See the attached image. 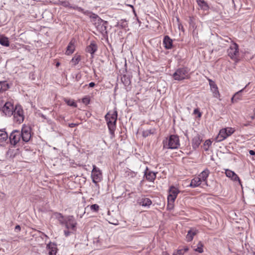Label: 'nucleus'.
Instances as JSON below:
<instances>
[{
  "label": "nucleus",
  "mask_w": 255,
  "mask_h": 255,
  "mask_svg": "<svg viewBox=\"0 0 255 255\" xmlns=\"http://www.w3.org/2000/svg\"><path fill=\"white\" fill-rule=\"evenodd\" d=\"M13 116L14 121L18 124H20L24 120L23 110L20 106H16L13 110Z\"/></svg>",
  "instance_id": "nucleus-9"
},
{
  "label": "nucleus",
  "mask_w": 255,
  "mask_h": 255,
  "mask_svg": "<svg viewBox=\"0 0 255 255\" xmlns=\"http://www.w3.org/2000/svg\"><path fill=\"white\" fill-rule=\"evenodd\" d=\"M244 90V89L240 90L239 91H238V92L236 93L234 96L231 99V101L232 103H234V102H237V99H236V97L240 94Z\"/></svg>",
  "instance_id": "nucleus-35"
},
{
  "label": "nucleus",
  "mask_w": 255,
  "mask_h": 255,
  "mask_svg": "<svg viewBox=\"0 0 255 255\" xmlns=\"http://www.w3.org/2000/svg\"><path fill=\"white\" fill-rule=\"evenodd\" d=\"M81 60V57L80 55L74 56L71 60V62L74 63V65L78 64L79 61Z\"/></svg>",
  "instance_id": "nucleus-31"
},
{
  "label": "nucleus",
  "mask_w": 255,
  "mask_h": 255,
  "mask_svg": "<svg viewBox=\"0 0 255 255\" xmlns=\"http://www.w3.org/2000/svg\"><path fill=\"white\" fill-rule=\"evenodd\" d=\"M153 131H152L151 129H147V130H144L142 132V135L144 137H147L148 135H149L150 134H153Z\"/></svg>",
  "instance_id": "nucleus-34"
},
{
  "label": "nucleus",
  "mask_w": 255,
  "mask_h": 255,
  "mask_svg": "<svg viewBox=\"0 0 255 255\" xmlns=\"http://www.w3.org/2000/svg\"><path fill=\"white\" fill-rule=\"evenodd\" d=\"M79 10L81 11V12H83V13H84L85 14H87V15H88V13H89L90 14L89 16L91 15V13H92V12H89L88 11L84 12V9L81 8H79Z\"/></svg>",
  "instance_id": "nucleus-45"
},
{
  "label": "nucleus",
  "mask_w": 255,
  "mask_h": 255,
  "mask_svg": "<svg viewBox=\"0 0 255 255\" xmlns=\"http://www.w3.org/2000/svg\"><path fill=\"white\" fill-rule=\"evenodd\" d=\"M190 28L193 30V37L197 36L198 35V31L196 30V26L195 24L191 20L190 22Z\"/></svg>",
  "instance_id": "nucleus-28"
},
{
  "label": "nucleus",
  "mask_w": 255,
  "mask_h": 255,
  "mask_svg": "<svg viewBox=\"0 0 255 255\" xmlns=\"http://www.w3.org/2000/svg\"><path fill=\"white\" fill-rule=\"evenodd\" d=\"M138 203L139 205L142 206L149 207L151 204L152 202L149 198L142 197L141 199H139Z\"/></svg>",
  "instance_id": "nucleus-20"
},
{
  "label": "nucleus",
  "mask_w": 255,
  "mask_h": 255,
  "mask_svg": "<svg viewBox=\"0 0 255 255\" xmlns=\"http://www.w3.org/2000/svg\"><path fill=\"white\" fill-rule=\"evenodd\" d=\"M86 50L88 52L93 54L97 50V46L94 42H92L87 47Z\"/></svg>",
  "instance_id": "nucleus-21"
},
{
  "label": "nucleus",
  "mask_w": 255,
  "mask_h": 255,
  "mask_svg": "<svg viewBox=\"0 0 255 255\" xmlns=\"http://www.w3.org/2000/svg\"><path fill=\"white\" fill-rule=\"evenodd\" d=\"M198 233V231L196 228H191L189 231H188L187 235H186V238L187 242H191L193 237L197 235Z\"/></svg>",
  "instance_id": "nucleus-16"
},
{
  "label": "nucleus",
  "mask_w": 255,
  "mask_h": 255,
  "mask_svg": "<svg viewBox=\"0 0 255 255\" xmlns=\"http://www.w3.org/2000/svg\"><path fill=\"white\" fill-rule=\"evenodd\" d=\"M179 193V190L174 186H171L169 190V195L167 197L168 204H172L174 203Z\"/></svg>",
  "instance_id": "nucleus-10"
},
{
  "label": "nucleus",
  "mask_w": 255,
  "mask_h": 255,
  "mask_svg": "<svg viewBox=\"0 0 255 255\" xmlns=\"http://www.w3.org/2000/svg\"><path fill=\"white\" fill-rule=\"evenodd\" d=\"M4 102L2 100L0 99V111L1 110H2L3 106H4Z\"/></svg>",
  "instance_id": "nucleus-42"
},
{
  "label": "nucleus",
  "mask_w": 255,
  "mask_h": 255,
  "mask_svg": "<svg viewBox=\"0 0 255 255\" xmlns=\"http://www.w3.org/2000/svg\"><path fill=\"white\" fill-rule=\"evenodd\" d=\"M229 56L236 62H237L239 58V47L236 43H233L228 49Z\"/></svg>",
  "instance_id": "nucleus-5"
},
{
  "label": "nucleus",
  "mask_w": 255,
  "mask_h": 255,
  "mask_svg": "<svg viewBox=\"0 0 255 255\" xmlns=\"http://www.w3.org/2000/svg\"><path fill=\"white\" fill-rule=\"evenodd\" d=\"M89 17L92 19V22L95 25L97 30L101 33L102 35L105 36L107 34V29L108 24V21L102 19L95 13H91Z\"/></svg>",
  "instance_id": "nucleus-1"
},
{
  "label": "nucleus",
  "mask_w": 255,
  "mask_h": 255,
  "mask_svg": "<svg viewBox=\"0 0 255 255\" xmlns=\"http://www.w3.org/2000/svg\"><path fill=\"white\" fill-rule=\"evenodd\" d=\"M183 250L184 253L185 252H187L188 251V248L187 247H185Z\"/></svg>",
  "instance_id": "nucleus-54"
},
{
  "label": "nucleus",
  "mask_w": 255,
  "mask_h": 255,
  "mask_svg": "<svg viewBox=\"0 0 255 255\" xmlns=\"http://www.w3.org/2000/svg\"><path fill=\"white\" fill-rule=\"evenodd\" d=\"M61 4L65 7H67L69 6V3L68 1H62Z\"/></svg>",
  "instance_id": "nucleus-44"
},
{
  "label": "nucleus",
  "mask_w": 255,
  "mask_h": 255,
  "mask_svg": "<svg viewBox=\"0 0 255 255\" xmlns=\"http://www.w3.org/2000/svg\"><path fill=\"white\" fill-rule=\"evenodd\" d=\"M203 244L201 243V242H199L198 244V247L197 249H195V251L198 253H202L203 252Z\"/></svg>",
  "instance_id": "nucleus-33"
},
{
  "label": "nucleus",
  "mask_w": 255,
  "mask_h": 255,
  "mask_svg": "<svg viewBox=\"0 0 255 255\" xmlns=\"http://www.w3.org/2000/svg\"><path fill=\"white\" fill-rule=\"evenodd\" d=\"M172 77L175 80L177 81L188 79L190 78L189 70L185 67L178 68L173 73Z\"/></svg>",
  "instance_id": "nucleus-3"
},
{
  "label": "nucleus",
  "mask_w": 255,
  "mask_h": 255,
  "mask_svg": "<svg viewBox=\"0 0 255 255\" xmlns=\"http://www.w3.org/2000/svg\"><path fill=\"white\" fill-rule=\"evenodd\" d=\"M21 135L20 134V131L14 130L10 134L9 138L11 145L16 146L18 143L22 142L21 139Z\"/></svg>",
  "instance_id": "nucleus-6"
},
{
  "label": "nucleus",
  "mask_w": 255,
  "mask_h": 255,
  "mask_svg": "<svg viewBox=\"0 0 255 255\" xmlns=\"http://www.w3.org/2000/svg\"><path fill=\"white\" fill-rule=\"evenodd\" d=\"M59 221L60 222V223L61 224V225H64V223H65V220L63 219H59Z\"/></svg>",
  "instance_id": "nucleus-46"
},
{
  "label": "nucleus",
  "mask_w": 255,
  "mask_h": 255,
  "mask_svg": "<svg viewBox=\"0 0 255 255\" xmlns=\"http://www.w3.org/2000/svg\"><path fill=\"white\" fill-rule=\"evenodd\" d=\"M201 139L199 135H196L192 139V147L194 149H196L201 144Z\"/></svg>",
  "instance_id": "nucleus-22"
},
{
  "label": "nucleus",
  "mask_w": 255,
  "mask_h": 255,
  "mask_svg": "<svg viewBox=\"0 0 255 255\" xmlns=\"http://www.w3.org/2000/svg\"><path fill=\"white\" fill-rule=\"evenodd\" d=\"M251 118H252V120H253V119H254L255 117H254V116H252V117H251Z\"/></svg>",
  "instance_id": "nucleus-58"
},
{
  "label": "nucleus",
  "mask_w": 255,
  "mask_h": 255,
  "mask_svg": "<svg viewBox=\"0 0 255 255\" xmlns=\"http://www.w3.org/2000/svg\"><path fill=\"white\" fill-rule=\"evenodd\" d=\"M13 110V106L11 103L6 102L4 103V105L3 106L2 112L6 116H10L12 115Z\"/></svg>",
  "instance_id": "nucleus-12"
},
{
  "label": "nucleus",
  "mask_w": 255,
  "mask_h": 255,
  "mask_svg": "<svg viewBox=\"0 0 255 255\" xmlns=\"http://www.w3.org/2000/svg\"><path fill=\"white\" fill-rule=\"evenodd\" d=\"M201 184V181L199 177H196L191 180L190 186L193 188L197 187Z\"/></svg>",
  "instance_id": "nucleus-23"
},
{
  "label": "nucleus",
  "mask_w": 255,
  "mask_h": 255,
  "mask_svg": "<svg viewBox=\"0 0 255 255\" xmlns=\"http://www.w3.org/2000/svg\"><path fill=\"white\" fill-rule=\"evenodd\" d=\"M235 130L234 128L228 127L226 128L221 129L218 136L216 138V140L217 142H220L226 139L228 136L232 135L234 132Z\"/></svg>",
  "instance_id": "nucleus-4"
},
{
  "label": "nucleus",
  "mask_w": 255,
  "mask_h": 255,
  "mask_svg": "<svg viewBox=\"0 0 255 255\" xmlns=\"http://www.w3.org/2000/svg\"><path fill=\"white\" fill-rule=\"evenodd\" d=\"M194 114H198V117H200L201 116V113L199 111V110L197 109H196L194 111Z\"/></svg>",
  "instance_id": "nucleus-43"
},
{
  "label": "nucleus",
  "mask_w": 255,
  "mask_h": 255,
  "mask_svg": "<svg viewBox=\"0 0 255 255\" xmlns=\"http://www.w3.org/2000/svg\"><path fill=\"white\" fill-rule=\"evenodd\" d=\"M107 122L108 126H109L110 125H113L114 124H116V123L112 122V121H107Z\"/></svg>",
  "instance_id": "nucleus-49"
},
{
  "label": "nucleus",
  "mask_w": 255,
  "mask_h": 255,
  "mask_svg": "<svg viewBox=\"0 0 255 255\" xmlns=\"http://www.w3.org/2000/svg\"><path fill=\"white\" fill-rule=\"evenodd\" d=\"M75 39H73L71 40V41L69 42L68 46L67 47V49L66 51V54L69 55L71 54H72L75 48Z\"/></svg>",
  "instance_id": "nucleus-15"
},
{
  "label": "nucleus",
  "mask_w": 255,
  "mask_h": 255,
  "mask_svg": "<svg viewBox=\"0 0 255 255\" xmlns=\"http://www.w3.org/2000/svg\"><path fill=\"white\" fill-rule=\"evenodd\" d=\"M20 229H21V228H20V226H19V225H16L15 227V230H16V231L17 230V231H19L20 230Z\"/></svg>",
  "instance_id": "nucleus-50"
},
{
  "label": "nucleus",
  "mask_w": 255,
  "mask_h": 255,
  "mask_svg": "<svg viewBox=\"0 0 255 255\" xmlns=\"http://www.w3.org/2000/svg\"><path fill=\"white\" fill-rule=\"evenodd\" d=\"M89 86L90 87H94L95 86V84L94 82H91L89 83Z\"/></svg>",
  "instance_id": "nucleus-51"
},
{
  "label": "nucleus",
  "mask_w": 255,
  "mask_h": 255,
  "mask_svg": "<svg viewBox=\"0 0 255 255\" xmlns=\"http://www.w3.org/2000/svg\"><path fill=\"white\" fill-rule=\"evenodd\" d=\"M163 44L166 49H171L172 47V40L168 36H165L163 39Z\"/></svg>",
  "instance_id": "nucleus-19"
},
{
  "label": "nucleus",
  "mask_w": 255,
  "mask_h": 255,
  "mask_svg": "<svg viewBox=\"0 0 255 255\" xmlns=\"http://www.w3.org/2000/svg\"><path fill=\"white\" fill-rule=\"evenodd\" d=\"M92 181L97 184L102 179V173L100 169L97 168L96 165H93V169L91 173Z\"/></svg>",
  "instance_id": "nucleus-8"
},
{
  "label": "nucleus",
  "mask_w": 255,
  "mask_h": 255,
  "mask_svg": "<svg viewBox=\"0 0 255 255\" xmlns=\"http://www.w3.org/2000/svg\"><path fill=\"white\" fill-rule=\"evenodd\" d=\"M82 102L84 104L87 105L90 103V99H89V98L85 97L82 99Z\"/></svg>",
  "instance_id": "nucleus-40"
},
{
  "label": "nucleus",
  "mask_w": 255,
  "mask_h": 255,
  "mask_svg": "<svg viewBox=\"0 0 255 255\" xmlns=\"http://www.w3.org/2000/svg\"><path fill=\"white\" fill-rule=\"evenodd\" d=\"M57 218L59 220V219H63V216L61 214L59 213V214H57Z\"/></svg>",
  "instance_id": "nucleus-47"
},
{
  "label": "nucleus",
  "mask_w": 255,
  "mask_h": 255,
  "mask_svg": "<svg viewBox=\"0 0 255 255\" xmlns=\"http://www.w3.org/2000/svg\"><path fill=\"white\" fill-rule=\"evenodd\" d=\"M76 125H77V124H76L71 123V124H69V127H70V128H74V127H75Z\"/></svg>",
  "instance_id": "nucleus-48"
},
{
  "label": "nucleus",
  "mask_w": 255,
  "mask_h": 255,
  "mask_svg": "<svg viewBox=\"0 0 255 255\" xmlns=\"http://www.w3.org/2000/svg\"><path fill=\"white\" fill-rule=\"evenodd\" d=\"M145 176L147 180L149 181H153L156 178V174L154 172L149 171L145 172Z\"/></svg>",
  "instance_id": "nucleus-24"
},
{
  "label": "nucleus",
  "mask_w": 255,
  "mask_h": 255,
  "mask_svg": "<svg viewBox=\"0 0 255 255\" xmlns=\"http://www.w3.org/2000/svg\"><path fill=\"white\" fill-rule=\"evenodd\" d=\"M20 134L21 135V139L22 142H27L31 138V133L29 128L27 127L23 128L20 131Z\"/></svg>",
  "instance_id": "nucleus-11"
},
{
  "label": "nucleus",
  "mask_w": 255,
  "mask_h": 255,
  "mask_svg": "<svg viewBox=\"0 0 255 255\" xmlns=\"http://www.w3.org/2000/svg\"><path fill=\"white\" fill-rule=\"evenodd\" d=\"M184 255V252L183 250L179 249L176 252H174L172 255Z\"/></svg>",
  "instance_id": "nucleus-37"
},
{
  "label": "nucleus",
  "mask_w": 255,
  "mask_h": 255,
  "mask_svg": "<svg viewBox=\"0 0 255 255\" xmlns=\"http://www.w3.org/2000/svg\"><path fill=\"white\" fill-rule=\"evenodd\" d=\"M64 225L66 229L72 231H76L77 222L73 216H69L65 219Z\"/></svg>",
  "instance_id": "nucleus-7"
},
{
  "label": "nucleus",
  "mask_w": 255,
  "mask_h": 255,
  "mask_svg": "<svg viewBox=\"0 0 255 255\" xmlns=\"http://www.w3.org/2000/svg\"><path fill=\"white\" fill-rule=\"evenodd\" d=\"M117 112L116 111H114L113 114H110V113H108L105 116V119L107 121H111L112 122L116 123L117 120Z\"/></svg>",
  "instance_id": "nucleus-17"
},
{
  "label": "nucleus",
  "mask_w": 255,
  "mask_h": 255,
  "mask_svg": "<svg viewBox=\"0 0 255 255\" xmlns=\"http://www.w3.org/2000/svg\"><path fill=\"white\" fill-rule=\"evenodd\" d=\"M209 173L210 172L208 169H205L202 171L198 176L201 182H205L206 185H207L206 180L209 176Z\"/></svg>",
  "instance_id": "nucleus-18"
},
{
  "label": "nucleus",
  "mask_w": 255,
  "mask_h": 255,
  "mask_svg": "<svg viewBox=\"0 0 255 255\" xmlns=\"http://www.w3.org/2000/svg\"><path fill=\"white\" fill-rule=\"evenodd\" d=\"M81 77V75H79V74H77L76 76V80L78 81L79 80V79Z\"/></svg>",
  "instance_id": "nucleus-52"
},
{
  "label": "nucleus",
  "mask_w": 255,
  "mask_h": 255,
  "mask_svg": "<svg viewBox=\"0 0 255 255\" xmlns=\"http://www.w3.org/2000/svg\"><path fill=\"white\" fill-rule=\"evenodd\" d=\"M59 65V63H58H58H57V64H56V66H58Z\"/></svg>",
  "instance_id": "nucleus-57"
},
{
  "label": "nucleus",
  "mask_w": 255,
  "mask_h": 255,
  "mask_svg": "<svg viewBox=\"0 0 255 255\" xmlns=\"http://www.w3.org/2000/svg\"><path fill=\"white\" fill-rule=\"evenodd\" d=\"M0 44L4 46H8L9 43L8 38L2 35H0Z\"/></svg>",
  "instance_id": "nucleus-26"
},
{
  "label": "nucleus",
  "mask_w": 255,
  "mask_h": 255,
  "mask_svg": "<svg viewBox=\"0 0 255 255\" xmlns=\"http://www.w3.org/2000/svg\"><path fill=\"white\" fill-rule=\"evenodd\" d=\"M225 174L228 177L231 178L233 181H238L240 185H242L239 176L234 171L229 169H226Z\"/></svg>",
  "instance_id": "nucleus-14"
},
{
  "label": "nucleus",
  "mask_w": 255,
  "mask_h": 255,
  "mask_svg": "<svg viewBox=\"0 0 255 255\" xmlns=\"http://www.w3.org/2000/svg\"><path fill=\"white\" fill-rule=\"evenodd\" d=\"M9 88V85L5 81H0V92L5 91Z\"/></svg>",
  "instance_id": "nucleus-27"
},
{
  "label": "nucleus",
  "mask_w": 255,
  "mask_h": 255,
  "mask_svg": "<svg viewBox=\"0 0 255 255\" xmlns=\"http://www.w3.org/2000/svg\"><path fill=\"white\" fill-rule=\"evenodd\" d=\"M121 81L125 86H128L130 83V81L129 78L126 75H123L121 77Z\"/></svg>",
  "instance_id": "nucleus-29"
},
{
  "label": "nucleus",
  "mask_w": 255,
  "mask_h": 255,
  "mask_svg": "<svg viewBox=\"0 0 255 255\" xmlns=\"http://www.w3.org/2000/svg\"><path fill=\"white\" fill-rule=\"evenodd\" d=\"M90 209L94 212H97L99 209V206L97 204H93L91 206Z\"/></svg>",
  "instance_id": "nucleus-36"
},
{
  "label": "nucleus",
  "mask_w": 255,
  "mask_h": 255,
  "mask_svg": "<svg viewBox=\"0 0 255 255\" xmlns=\"http://www.w3.org/2000/svg\"><path fill=\"white\" fill-rule=\"evenodd\" d=\"M64 101L68 105L70 106L76 107L77 106L76 103L73 100L65 99Z\"/></svg>",
  "instance_id": "nucleus-32"
},
{
  "label": "nucleus",
  "mask_w": 255,
  "mask_h": 255,
  "mask_svg": "<svg viewBox=\"0 0 255 255\" xmlns=\"http://www.w3.org/2000/svg\"><path fill=\"white\" fill-rule=\"evenodd\" d=\"M74 232H75V231H71V230H65V231H64V235H65V236L66 237H68V236H70L71 234H73Z\"/></svg>",
  "instance_id": "nucleus-39"
},
{
  "label": "nucleus",
  "mask_w": 255,
  "mask_h": 255,
  "mask_svg": "<svg viewBox=\"0 0 255 255\" xmlns=\"http://www.w3.org/2000/svg\"><path fill=\"white\" fill-rule=\"evenodd\" d=\"M197 2L200 5H201V3L202 4V6L206 5V2L203 0H198Z\"/></svg>",
  "instance_id": "nucleus-41"
},
{
  "label": "nucleus",
  "mask_w": 255,
  "mask_h": 255,
  "mask_svg": "<svg viewBox=\"0 0 255 255\" xmlns=\"http://www.w3.org/2000/svg\"><path fill=\"white\" fill-rule=\"evenodd\" d=\"M108 128L109 129L110 134L112 136H114V132H115V130L116 128V124H114L113 125H110L108 126Z\"/></svg>",
  "instance_id": "nucleus-30"
},
{
  "label": "nucleus",
  "mask_w": 255,
  "mask_h": 255,
  "mask_svg": "<svg viewBox=\"0 0 255 255\" xmlns=\"http://www.w3.org/2000/svg\"><path fill=\"white\" fill-rule=\"evenodd\" d=\"M53 250H52L51 252H49V254H50V255H51L52 254V252H53Z\"/></svg>",
  "instance_id": "nucleus-56"
},
{
  "label": "nucleus",
  "mask_w": 255,
  "mask_h": 255,
  "mask_svg": "<svg viewBox=\"0 0 255 255\" xmlns=\"http://www.w3.org/2000/svg\"><path fill=\"white\" fill-rule=\"evenodd\" d=\"M8 138V134L6 131L0 129V142L5 141Z\"/></svg>",
  "instance_id": "nucleus-25"
},
{
  "label": "nucleus",
  "mask_w": 255,
  "mask_h": 255,
  "mask_svg": "<svg viewBox=\"0 0 255 255\" xmlns=\"http://www.w3.org/2000/svg\"><path fill=\"white\" fill-rule=\"evenodd\" d=\"M130 176L131 177H133L135 176V173L130 171L129 170L127 169L126 171V176Z\"/></svg>",
  "instance_id": "nucleus-38"
},
{
  "label": "nucleus",
  "mask_w": 255,
  "mask_h": 255,
  "mask_svg": "<svg viewBox=\"0 0 255 255\" xmlns=\"http://www.w3.org/2000/svg\"><path fill=\"white\" fill-rule=\"evenodd\" d=\"M163 148L176 149L180 145L179 137L176 135H171L163 141Z\"/></svg>",
  "instance_id": "nucleus-2"
},
{
  "label": "nucleus",
  "mask_w": 255,
  "mask_h": 255,
  "mask_svg": "<svg viewBox=\"0 0 255 255\" xmlns=\"http://www.w3.org/2000/svg\"><path fill=\"white\" fill-rule=\"evenodd\" d=\"M206 142L207 143V144H208V145H210L211 144V142L210 140H207L206 141Z\"/></svg>",
  "instance_id": "nucleus-55"
},
{
  "label": "nucleus",
  "mask_w": 255,
  "mask_h": 255,
  "mask_svg": "<svg viewBox=\"0 0 255 255\" xmlns=\"http://www.w3.org/2000/svg\"><path fill=\"white\" fill-rule=\"evenodd\" d=\"M209 82L211 90L213 93V97L216 98H219L220 95L218 91V88L217 85L214 81L211 79L209 80Z\"/></svg>",
  "instance_id": "nucleus-13"
},
{
  "label": "nucleus",
  "mask_w": 255,
  "mask_h": 255,
  "mask_svg": "<svg viewBox=\"0 0 255 255\" xmlns=\"http://www.w3.org/2000/svg\"><path fill=\"white\" fill-rule=\"evenodd\" d=\"M241 99L240 93L236 97L237 101Z\"/></svg>",
  "instance_id": "nucleus-53"
},
{
  "label": "nucleus",
  "mask_w": 255,
  "mask_h": 255,
  "mask_svg": "<svg viewBox=\"0 0 255 255\" xmlns=\"http://www.w3.org/2000/svg\"><path fill=\"white\" fill-rule=\"evenodd\" d=\"M254 255H255V254H254Z\"/></svg>",
  "instance_id": "nucleus-59"
}]
</instances>
